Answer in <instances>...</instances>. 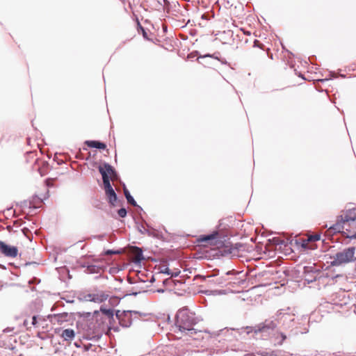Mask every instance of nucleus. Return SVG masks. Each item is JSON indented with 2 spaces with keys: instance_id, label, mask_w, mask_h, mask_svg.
I'll list each match as a JSON object with an SVG mask.
<instances>
[{
  "instance_id": "obj_1",
  "label": "nucleus",
  "mask_w": 356,
  "mask_h": 356,
  "mask_svg": "<svg viewBox=\"0 0 356 356\" xmlns=\"http://www.w3.org/2000/svg\"><path fill=\"white\" fill-rule=\"evenodd\" d=\"M197 323L195 314L186 308L179 309L176 315L175 324L180 331L192 330Z\"/></svg>"
},
{
  "instance_id": "obj_2",
  "label": "nucleus",
  "mask_w": 356,
  "mask_h": 356,
  "mask_svg": "<svg viewBox=\"0 0 356 356\" xmlns=\"http://www.w3.org/2000/svg\"><path fill=\"white\" fill-rule=\"evenodd\" d=\"M342 232L350 238H356V213L350 212L344 216L342 222Z\"/></svg>"
},
{
  "instance_id": "obj_3",
  "label": "nucleus",
  "mask_w": 356,
  "mask_h": 356,
  "mask_svg": "<svg viewBox=\"0 0 356 356\" xmlns=\"http://www.w3.org/2000/svg\"><path fill=\"white\" fill-rule=\"evenodd\" d=\"M355 253V248H348L341 252H337L333 257L332 265L339 266L350 262L353 260Z\"/></svg>"
},
{
  "instance_id": "obj_4",
  "label": "nucleus",
  "mask_w": 356,
  "mask_h": 356,
  "mask_svg": "<svg viewBox=\"0 0 356 356\" xmlns=\"http://www.w3.org/2000/svg\"><path fill=\"white\" fill-rule=\"evenodd\" d=\"M253 49L250 51V56L253 60L265 58L268 54L269 49H265V46L259 40H254Z\"/></svg>"
},
{
  "instance_id": "obj_5",
  "label": "nucleus",
  "mask_w": 356,
  "mask_h": 356,
  "mask_svg": "<svg viewBox=\"0 0 356 356\" xmlns=\"http://www.w3.org/2000/svg\"><path fill=\"white\" fill-rule=\"evenodd\" d=\"M219 241L218 232H213L208 235H201L197 238V243L204 247L215 246Z\"/></svg>"
},
{
  "instance_id": "obj_6",
  "label": "nucleus",
  "mask_w": 356,
  "mask_h": 356,
  "mask_svg": "<svg viewBox=\"0 0 356 356\" xmlns=\"http://www.w3.org/2000/svg\"><path fill=\"white\" fill-rule=\"evenodd\" d=\"M99 171L102 176L103 184H104V179H107L108 181L114 180L117 179V173L114 168L108 163H104L103 166L99 167Z\"/></svg>"
},
{
  "instance_id": "obj_7",
  "label": "nucleus",
  "mask_w": 356,
  "mask_h": 356,
  "mask_svg": "<svg viewBox=\"0 0 356 356\" xmlns=\"http://www.w3.org/2000/svg\"><path fill=\"white\" fill-rule=\"evenodd\" d=\"M54 332L60 337H61L63 340L66 341L68 344L71 343L76 335L74 330L71 328H56Z\"/></svg>"
},
{
  "instance_id": "obj_8",
  "label": "nucleus",
  "mask_w": 356,
  "mask_h": 356,
  "mask_svg": "<svg viewBox=\"0 0 356 356\" xmlns=\"http://www.w3.org/2000/svg\"><path fill=\"white\" fill-rule=\"evenodd\" d=\"M276 326L277 323L275 321L266 320L254 327V334L268 332L270 330H273Z\"/></svg>"
},
{
  "instance_id": "obj_9",
  "label": "nucleus",
  "mask_w": 356,
  "mask_h": 356,
  "mask_svg": "<svg viewBox=\"0 0 356 356\" xmlns=\"http://www.w3.org/2000/svg\"><path fill=\"white\" fill-rule=\"evenodd\" d=\"M17 248L14 246H9L4 242L0 241V253L8 257H16L17 255Z\"/></svg>"
},
{
  "instance_id": "obj_10",
  "label": "nucleus",
  "mask_w": 356,
  "mask_h": 356,
  "mask_svg": "<svg viewBox=\"0 0 356 356\" xmlns=\"http://www.w3.org/2000/svg\"><path fill=\"white\" fill-rule=\"evenodd\" d=\"M104 186L108 202L112 205H115V202L117 201V195L113 189L110 181H108L106 178L104 179Z\"/></svg>"
},
{
  "instance_id": "obj_11",
  "label": "nucleus",
  "mask_w": 356,
  "mask_h": 356,
  "mask_svg": "<svg viewBox=\"0 0 356 356\" xmlns=\"http://www.w3.org/2000/svg\"><path fill=\"white\" fill-rule=\"evenodd\" d=\"M120 324L124 327H128L131 325V312H123L118 315L117 314Z\"/></svg>"
},
{
  "instance_id": "obj_12",
  "label": "nucleus",
  "mask_w": 356,
  "mask_h": 356,
  "mask_svg": "<svg viewBox=\"0 0 356 356\" xmlns=\"http://www.w3.org/2000/svg\"><path fill=\"white\" fill-rule=\"evenodd\" d=\"M133 260L134 262H140L143 259L142 250L137 247H134L132 251Z\"/></svg>"
},
{
  "instance_id": "obj_13",
  "label": "nucleus",
  "mask_w": 356,
  "mask_h": 356,
  "mask_svg": "<svg viewBox=\"0 0 356 356\" xmlns=\"http://www.w3.org/2000/svg\"><path fill=\"white\" fill-rule=\"evenodd\" d=\"M86 144L89 147L97 148V149H104L106 147V144L101 143L99 141H97V140H87V141H86Z\"/></svg>"
},
{
  "instance_id": "obj_14",
  "label": "nucleus",
  "mask_w": 356,
  "mask_h": 356,
  "mask_svg": "<svg viewBox=\"0 0 356 356\" xmlns=\"http://www.w3.org/2000/svg\"><path fill=\"white\" fill-rule=\"evenodd\" d=\"M320 238H321V235L318 234L307 236L306 239L302 240V245L303 247H306V246H307V244L309 242L317 241H319Z\"/></svg>"
},
{
  "instance_id": "obj_15",
  "label": "nucleus",
  "mask_w": 356,
  "mask_h": 356,
  "mask_svg": "<svg viewBox=\"0 0 356 356\" xmlns=\"http://www.w3.org/2000/svg\"><path fill=\"white\" fill-rule=\"evenodd\" d=\"M68 315L66 313L59 314L54 316V320L58 324L62 325L64 322L67 321Z\"/></svg>"
},
{
  "instance_id": "obj_16",
  "label": "nucleus",
  "mask_w": 356,
  "mask_h": 356,
  "mask_svg": "<svg viewBox=\"0 0 356 356\" xmlns=\"http://www.w3.org/2000/svg\"><path fill=\"white\" fill-rule=\"evenodd\" d=\"M124 195L126 197V199H127L128 203L131 204L132 206L136 207V201L134 200L133 197L130 195L129 191L126 188H124Z\"/></svg>"
},
{
  "instance_id": "obj_17",
  "label": "nucleus",
  "mask_w": 356,
  "mask_h": 356,
  "mask_svg": "<svg viewBox=\"0 0 356 356\" xmlns=\"http://www.w3.org/2000/svg\"><path fill=\"white\" fill-rule=\"evenodd\" d=\"M108 298L107 295L101 294V295H92V298L91 300L96 302H102L106 300Z\"/></svg>"
},
{
  "instance_id": "obj_18",
  "label": "nucleus",
  "mask_w": 356,
  "mask_h": 356,
  "mask_svg": "<svg viewBox=\"0 0 356 356\" xmlns=\"http://www.w3.org/2000/svg\"><path fill=\"white\" fill-rule=\"evenodd\" d=\"M100 311L109 318H113V311L111 309H105L102 307L100 308Z\"/></svg>"
},
{
  "instance_id": "obj_19",
  "label": "nucleus",
  "mask_w": 356,
  "mask_h": 356,
  "mask_svg": "<svg viewBox=\"0 0 356 356\" xmlns=\"http://www.w3.org/2000/svg\"><path fill=\"white\" fill-rule=\"evenodd\" d=\"M119 216L124 218L127 216V210L124 208H122L118 211Z\"/></svg>"
},
{
  "instance_id": "obj_20",
  "label": "nucleus",
  "mask_w": 356,
  "mask_h": 356,
  "mask_svg": "<svg viewBox=\"0 0 356 356\" xmlns=\"http://www.w3.org/2000/svg\"><path fill=\"white\" fill-rule=\"evenodd\" d=\"M245 330H246L247 334H250L252 332L254 333V327H246Z\"/></svg>"
},
{
  "instance_id": "obj_21",
  "label": "nucleus",
  "mask_w": 356,
  "mask_h": 356,
  "mask_svg": "<svg viewBox=\"0 0 356 356\" xmlns=\"http://www.w3.org/2000/svg\"><path fill=\"white\" fill-rule=\"evenodd\" d=\"M118 253H119L118 251H113V250H110L105 252L106 255H111V254H118Z\"/></svg>"
},
{
  "instance_id": "obj_22",
  "label": "nucleus",
  "mask_w": 356,
  "mask_h": 356,
  "mask_svg": "<svg viewBox=\"0 0 356 356\" xmlns=\"http://www.w3.org/2000/svg\"><path fill=\"white\" fill-rule=\"evenodd\" d=\"M37 316H34L32 318L31 325L34 327L37 326Z\"/></svg>"
},
{
  "instance_id": "obj_23",
  "label": "nucleus",
  "mask_w": 356,
  "mask_h": 356,
  "mask_svg": "<svg viewBox=\"0 0 356 356\" xmlns=\"http://www.w3.org/2000/svg\"><path fill=\"white\" fill-rule=\"evenodd\" d=\"M280 335L281 337V341L279 342V343L282 344L283 343V341L286 339V336L283 333H280Z\"/></svg>"
},
{
  "instance_id": "obj_24",
  "label": "nucleus",
  "mask_w": 356,
  "mask_h": 356,
  "mask_svg": "<svg viewBox=\"0 0 356 356\" xmlns=\"http://www.w3.org/2000/svg\"><path fill=\"white\" fill-rule=\"evenodd\" d=\"M24 325L26 327L27 330L30 329L31 327L29 326V322L27 320L24 321Z\"/></svg>"
},
{
  "instance_id": "obj_25",
  "label": "nucleus",
  "mask_w": 356,
  "mask_h": 356,
  "mask_svg": "<svg viewBox=\"0 0 356 356\" xmlns=\"http://www.w3.org/2000/svg\"><path fill=\"white\" fill-rule=\"evenodd\" d=\"M95 266H88V270L89 271H90V272H93V271H94V270H95Z\"/></svg>"
},
{
  "instance_id": "obj_26",
  "label": "nucleus",
  "mask_w": 356,
  "mask_h": 356,
  "mask_svg": "<svg viewBox=\"0 0 356 356\" xmlns=\"http://www.w3.org/2000/svg\"><path fill=\"white\" fill-rule=\"evenodd\" d=\"M172 282V280L171 279H167L164 281V284L168 283V282Z\"/></svg>"
},
{
  "instance_id": "obj_27",
  "label": "nucleus",
  "mask_w": 356,
  "mask_h": 356,
  "mask_svg": "<svg viewBox=\"0 0 356 356\" xmlns=\"http://www.w3.org/2000/svg\"><path fill=\"white\" fill-rule=\"evenodd\" d=\"M164 273H167L168 275H170V270L168 268H166L164 271Z\"/></svg>"
}]
</instances>
